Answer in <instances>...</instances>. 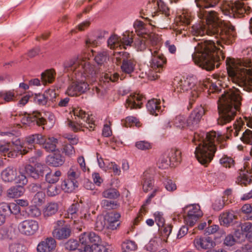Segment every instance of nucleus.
<instances>
[{
  "label": "nucleus",
  "instance_id": "f257e3e1",
  "mask_svg": "<svg viewBox=\"0 0 252 252\" xmlns=\"http://www.w3.org/2000/svg\"><path fill=\"white\" fill-rule=\"evenodd\" d=\"M217 32L213 33L215 40H204L200 39L196 46L194 47L195 50L198 53L195 56L198 58V64L202 68L207 70H211L215 67V56L212 54L216 53L218 55L219 53H221V50L220 46L223 48L221 41L219 39L220 38L222 41L227 42V39L231 40V38L235 36V27L232 25H229L225 28L222 27V20L219 19L218 24L216 27Z\"/></svg>",
  "mask_w": 252,
  "mask_h": 252
},
{
  "label": "nucleus",
  "instance_id": "f03ea898",
  "mask_svg": "<svg viewBox=\"0 0 252 252\" xmlns=\"http://www.w3.org/2000/svg\"><path fill=\"white\" fill-rule=\"evenodd\" d=\"M220 0H195L197 6L199 8L198 17L203 20L202 23L193 25L191 32L193 35L202 36L207 34L213 35L217 32L216 27L218 24L219 16L213 10H209L217 5Z\"/></svg>",
  "mask_w": 252,
  "mask_h": 252
},
{
  "label": "nucleus",
  "instance_id": "7ed1b4c3",
  "mask_svg": "<svg viewBox=\"0 0 252 252\" xmlns=\"http://www.w3.org/2000/svg\"><path fill=\"white\" fill-rule=\"evenodd\" d=\"M221 137L220 134L215 131H199L194 133L192 139L196 146L194 155L201 164H205L211 161L216 150V143Z\"/></svg>",
  "mask_w": 252,
  "mask_h": 252
},
{
  "label": "nucleus",
  "instance_id": "20e7f679",
  "mask_svg": "<svg viewBox=\"0 0 252 252\" xmlns=\"http://www.w3.org/2000/svg\"><path fill=\"white\" fill-rule=\"evenodd\" d=\"M228 74L233 82L243 90H252V63L247 59H227Z\"/></svg>",
  "mask_w": 252,
  "mask_h": 252
},
{
  "label": "nucleus",
  "instance_id": "39448f33",
  "mask_svg": "<svg viewBox=\"0 0 252 252\" xmlns=\"http://www.w3.org/2000/svg\"><path fill=\"white\" fill-rule=\"evenodd\" d=\"M240 94L241 90L233 86L219 97L218 101L219 123L224 125L233 120L241 104Z\"/></svg>",
  "mask_w": 252,
  "mask_h": 252
},
{
  "label": "nucleus",
  "instance_id": "423d86ee",
  "mask_svg": "<svg viewBox=\"0 0 252 252\" xmlns=\"http://www.w3.org/2000/svg\"><path fill=\"white\" fill-rule=\"evenodd\" d=\"M81 69L83 70V73L81 72L80 74V70H78L74 76L76 81L69 85L66 90V94L69 96H77L85 93L89 90V85L85 82L86 79L92 78L94 80V78L97 73L89 65L84 64L81 66Z\"/></svg>",
  "mask_w": 252,
  "mask_h": 252
},
{
  "label": "nucleus",
  "instance_id": "0eeeda50",
  "mask_svg": "<svg viewBox=\"0 0 252 252\" xmlns=\"http://www.w3.org/2000/svg\"><path fill=\"white\" fill-rule=\"evenodd\" d=\"M222 14L229 18L235 17V14H243L246 12L249 7L244 3L239 1L223 0L220 5Z\"/></svg>",
  "mask_w": 252,
  "mask_h": 252
},
{
  "label": "nucleus",
  "instance_id": "6e6552de",
  "mask_svg": "<svg viewBox=\"0 0 252 252\" xmlns=\"http://www.w3.org/2000/svg\"><path fill=\"white\" fill-rule=\"evenodd\" d=\"M151 54V60L150 62V65L153 71H152L149 76V79L155 80L159 77L158 73H160L162 71L163 64L165 63V59L159 54L157 51L154 52L151 49H149Z\"/></svg>",
  "mask_w": 252,
  "mask_h": 252
},
{
  "label": "nucleus",
  "instance_id": "1a4fd4ad",
  "mask_svg": "<svg viewBox=\"0 0 252 252\" xmlns=\"http://www.w3.org/2000/svg\"><path fill=\"white\" fill-rule=\"evenodd\" d=\"M74 116L80 118L83 122H85L86 124H84L81 122H73L69 121L68 122V126L74 131H77L79 130H84L82 128L83 126H85L87 128H92L93 127L94 121L93 118L89 116V115L86 113L83 110L78 108L74 111Z\"/></svg>",
  "mask_w": 252,
  "mask_h": 252
},
{
  "label": "nucleus",
  "instance_id": "9d476101",
  "mask_svg": "<svg viewBox=\"0 0 252 252\" xmlns=\"http://www.w3.org/2000/svg\"><path fill=\"white\" fill-rule=\"evenodd\" d=\"M89 65L92 67L93 69L95 72H97V69L96 67L90 63L87 59H83L81 57H73L70 59L66 60L63 63V67L65 69L67 70H71L74 72V76L77 73L78 70H80V74L81 72L83 73V70L81 69V66L83 65Z\"/></svg>",
  "mask_w": 252,
  "mask_h": 252
},
{
  "label": "nucleus",
  "instance_id": "9b49d317",
  "mask_svg": "<svg viewBox=\"0 0 252 252\" xmlns=\"http://www.w3.org/2000/svg\"><path fill=\"white\" fill-rule=\"evenodd\" d=\"M67 177L62 182V189L65 192H72L78 187V176L75 169L71 168L67 172Z\"/></svg>",
  "mask_w": 252,
  "mask_h": 252
},
{
  "label": "nucleus",
  "instance_id": "f8f14e48",
  "mask_svg": "<svg viewBox=\"0 0 252 252\" xmlns=\"http://www.w3.org/2000/svg\"><path fill=\"white\" fill-rule=\"evenodd\" d=\"M18 227L21 234L26 236H32L38 231L39 223L35 220L27 219L20 222Z\"/></svg>",
  "mask_w": 252,
  "mask_h": 252
},
{
  "label": "nucleus",
  "instance_id": "ddd939ff",
  "mask_svg": "<svg viewBox=\"0 0 252 252\" xmlns=\"http://www.w3.org/2000/svg\"><path fill=\"white\" fill-rule=\"evenodd\" d=\"M189 209L187 216L185 218L186 223L190 226H193L197 221L198 219L202 215L198 204H190L186 207Z\"/></svg>",
  "mask_w": 252,
  "mask_h": 252
},
{
  "label": "nucleus",
  "instance_id": "4468645a",
  "mask_svg": "<svg viewBox=\"0 0 252 252\" xmlns=\"http://www.w3.org/2000/svg\"><path fill=\"white\" fill-rule=\"evenodd\" d=\"M79 242L83 245V249L86 247H91V244L98 243L101 241L100 237L94 232H84L81 233L79 238Z\"/></svg>",
  "mask_w": 252,
  "mask_h": 252
},
{
  "label": "nucleus",
  "instance_id": "2eb2a0df",
  "mask_svg": "<svg viewBox=\"0 0 252 252\" xmlns=\"http://www.w3.org/2000/svg\"><path fill=\"white\" fill-rule=\"evenodd\" d=\"M133 40L131 38L124 37L121 38L116 34H113L107 40L108 46L112 49H114L122 45L130 46Z\"/></svg>",
  "mask_w": 252,
  "mask_h": 252
},
{
  "label": "nucleus",
  "instance_id": "dca6fc26",
  "mask_svg": "<svg viewBox=\"0 0 252 252\" xmlns=\"http://www.w3.org/2000/svg\"><path fill=\"white\" fill-rule=\"evenodd\" d=\"M119 53L120 54H122V56L123 58L121 66L122 70L125 73L131 74L135 69V62L133 59H130L129 54L128 53L125 52Z\"/></svg>",
  "mask_w": 252,
  "mask_h": 252
},
{
  "label": "nucleus",
  "instance_id": "f3484780",
  "mask_svg": "<svg viewBox=\"0 0 252 252\" xmlns=\"http://www.w3.org/2000/svg\"><path fill=\"white\" fill-rule=\"evenodd\" d=\"M194 245L198 250L211 249L215 246V243L209 236H200L194 240Z\"/></svg>",
  "mask_w": 252,
  "mask_h": 252
},
{
  "label": "nucleus",
  "instance_id": "a211bd4d",
  "mask_svg": "<svg viewBox=\"0 0 252 252\" xmlns=\"http://www.w3.org/2000/svg\"><path fill=\"white\" fill-rule=\"evenodd\" d=\"M71 233L70 226L67 224L55 227L52 232L53 237L58 240L66 239L70 237Z\"/></svg>",
  "mask_w": 252,
  "mask_h": 252
},
{
  "label": "nucleus",
  "instance_id": "6ab92c4d",
  "mask_svg": "<svg viewBox=\"0 0 252 252\" xmlns=\"http://www.w3.org/2000/svg\"><path fill=\"white\" fill-rule=\"evenodd\" d=\"M143 96L139 94H131L126 99V106L131 109L139 108L143 103Z\"/></svg>",
  "mask_w": 252,
  "mask_h": 252
},
{
  "label": "nucleus",
  "instance_id": "aec40b11",
  "mask_svg": "<svg viewBox=\"0 0 252 252\" xmlns=\"http://www.w3.org/2000/svg\"><path fill=\"white\" fill-rule=\"evenodd\" d=\"M24 124L29 126L33 124L37 125H43L44 124L45 120L41 117V114L37 111H34L32 114H29L26 118L22 120Z\"/></svg>",
  "mask_w": 252,
  "mask_h": 252
},
{
  "label": "nucleus",
  "instance_id": "412c9836",
  "mask_svg": "<svg viewBox=\"0 0 252 252\" xmlns=\"http://www.w3.org/2000/svg\"><path fill=\"white\" fill-rule=\"evenodd\" d=\"M56 246V240L52 237L47 238L37 245L38 252H50L54 250Z\"/></svg>",
  "mask_w": 252,
  "mask_h": 252
},
{
  "label": "nucleus",
  "instance_id": "4be33fe9",
  "mask_svg": "<svg viewBox=\"0 0 252 252\" xmlns=\"http://www.w3.org/2000/svg\"><path fill=\"white\" fill-rule=\"evenodd\" d=\"M78 206L79 204L77 203L72 204L67 210L68 215L71 219L76 218L78 215L81 218H84L85 219H88L89 217L88 214V210L87 209H81L78 213Z\"/></svg>",
  "mask_w": 252,
  "mask_h": 252
},
{
  "label": "nucleus",
  "instance_id": "5701e85b",
  "mask_svg": "<svg viewBox=\"0 0 252 252\" xmlns=\"http://www.w3.org/2000/svg\"><path fill=\"white\" fill-rule=\"evenodd\" d=\"M195 86V79L192 77L186 78L184 81H181L180 86L184 91H191L190 93L192 94L193 97L197 96V94L195 91V89L194 88ZM192 98V100H193Z\"/></svg>",
  "mask_w": 252,
  "mask_h": 252
},
{
  "label": "nucleus",
  "instance_id": "b1692460",
  "mask_svg": "<svg viewBox=\"0 0 252 252\" xmlns=\"http://www.w3.org/2000/svg\"><path fill=\"white\" fill-rule=\"evenodd\" d=\"M64 158L60 153H54L46 158V163L53 167L60 166L64 163Z\"/></svg>",
  "mask_w": 252,
  "mask_h": 252
},
{
  "label": "nucleus",
  "instance_id": "393cba45",
  "mask_svg": "<svg viewBox=\"0 0 252 252\" xmlns=\"http://www.w3.org/2000/svg\"><path fill=\"white\" fill-rule=\"evenodd\" d=\"M32 189L37 191V192L33 196L32 202L34 205L41 206L45 201V194L44 192L40 190L41 189V186L39 184H35L33 185Z\"/></svg>",
  "mask_w": 252,
  "mask_h": 252
},
{
  "label": "nucleus",
  "instance_id": "a878e982",
  "mask_svg": "<svg viewBox=\"0 0 252 252\" xmlns=\"http://www.w3.org/2000/svg\"><path fill=\"white\" fill-rule=\"evenodd\" d=\"M43 136L39 134H34L28 135L25 137L24 145L29 149H32L34 144H41L43 142Z\"/></svg>",
  "mask_w": 252,
  "mask_h": 252
},
{
  "label": "nucleus",
  "instance_id": "bb28decb",
  "mask_svg": "<svg viewBox=\"0 0 252 252\" xmlns=\"http://www.w3.org/2000/svg\"><path fill=\"white\" fill-rule=\"evenodd\" d=\"M0 203L1 204L0 208L2 209L4 212L6 213L7 215L11 214L16 215L20 213V207L17 203H8L5 202H2Z\"/></svg>",
  "mask_w": 252,
  "mask_h": 252
},
{
  "label": "nucleus",
  "instance_id": "cd10ccee",
  "mask_svg": "<svg viewBox=\"0 0 252 252\" xmlns=\"http://www.w3.org/2000/svg\"><path fill=\"white\" fill-rule=\"evenodd\" d=\"M1 177L4 182H11L16 178L17 170L12 166H8L1 172Z\"/></svg>",
  "mask_w": 252,
  "mask_h": 252
},
{
  "label": "nucleus",
  "instance_id": "c85d7f7f",
  "mask_svg": "<svg viewBox=\"0 0 252 252\" xmlns=\"http://www.w3.org/2000/svg\"><path fill=\"white\" fill-rule=\"evenodd\" d=\"M148 111L151 115L157 116L161 111L160 101L157 99H152L149 100L146 105Z\"/></svg>",
  "mask_w": 252,
  "mask_h": 252
},
{
  "label": "nucleus",
  "instance_id": "c756f323",
  "mask_svg": "<svg viewBox=\"0 0 252 252\" xmlns=\"http://www.w3.org/2000/svg\"><path fill=\"white\" fill-rule=\"evenodd\" d=\"M121 215L118 213H110L105 216V219L108 222V227L112 230L116 229L120 225L119 220Z\"/></svg>",
  "mask_w": 252,
  "mask_h": 252
},
{
  "label": "nucleus",
  "instance_id": "7c9ffc66",
  "mask_svg": "<svg viewBox=\"0 0 252 252\" xmlns=\"http://www.w3.org/2000/svg\"><path fill=\"white\" fill-rule=\"evenodd\" d=\"M43 142L40 144L43 145V148L48 152H52L56 150L58 139L54 137H49L45 139L43 136Z\"/></svg>",
  "mask_w": 252,
  "mask_h": 252
},
{
  "label": "nucleus",
  "instance_id": "2f4dec72",
  "mask_svg": "<svg viewBox=\"0 0 252 252\" xmlns=\"http://www.w3.org/2000/svg\"><path fill=\"white\" fill-rule=\"evenodd\" d=\"M25 189L21 185H17L9 188L7 190V196L9 198H14L21 196L25 192Z\"/></svg>",
  "mask_w": 252,
  "mask_h": 252
},
{
  "label": "nucleus",
  "instance_id": "473e14b6",
  "mask_svg": "<svg viewBox=\"0 0 252 252\" xmlns=\"http://www.w3.org/2000/svg\"><path fill=\"white\" fill-rule=\"evenodd\" d=\"M37 205H32L27 207L25 211L24 215L28 218H36L41 215V212Z\"/></svg>",
  "mask_w": 252,
  "mask_h": 252
},
{
  "label": "nucleus",
  "instance_id": "72a5a7b5",
  "mask_svg": "<svg viewBox=\"0 0 252 252\" xmlns=\"http://www.w3.org/2000/svg\"><path fill=\"white\" fill-rule=\"evenodd\" d=\"M108 246L99 245L97 243L92 244L91 247H86L82 252H109L110 251Z\"/></svg>",
  "mask_w": 252,
  "mask_h": 252
},
{
  "label": "nucleus",
  "instance_id": "f704fd0d",
  "mask_svg": "<svg viewBox=\"0 0 252 252\" xmlns=\"http://www.w3.org/2000/svg\"><path fill=\"white\" fill-rule=\"evenodd\" d=\"M143 189L144 192H147L152 189L154 185V180L148 173L145 172L143 174Z\"/></svg>",
  "mask_w": 252,
  "mask_h": 252
},
{
  "label": "nucleus",
  "instance_id": "c9c22d12",
  "mask_svg": "<svg viewBox=\"0 0 252 252\" xmlns=\"http://www.w3.org/2000/svg\"><path fill=\"white\" fill-rule=\"evenodd\" d=\"M58 210V204L55 202H50L47 204L43 210L45 217L51 216L56 213Z\"/></svg>",
  "mask_w": 252,
  "mask_h": 252
},
{
  "label": "nucleus",
  "instance_id": "e433bc0d",
  "mask_svg": "<svg viewBox=\"0 0 252 252\" xmlns=\"http://www.w3.org/2000/svg\"><path fill=\"white\" fill-rule=\"evenodd\" d=\"M146 36L139 37L135 39L134 46L137 51H143L147 47V41Z\"/></svg>",
  "mask_w": 252,
  "mask_h": 252
},
{
  "label": "nucleus",
  "instance_id": "4c0bfd02",
  "mask_svg": "<svg viewBox=\"0 0 252 252\" xmlns=\"http://www.w3.org/2000/svg\"><path fill=\"white\" fill-rule=\"evenodd\" d=\"M61 176V172L60 170H58L55 172H52L50 170L45 175V180L49 184H54L59 180Z\"/></svg>",
  "mask_w": 252,
  "mask_h": 252
},
{
  "label": "nucleus",
  "instance_id": "58836bf2",
  "mask_svg": "<svg viewBox=\"0 0 252 252\" xmlns=\"http://www.w3.org/2000/svg\"><path fill=\"white\" fill-rule=\"evenodd\" d=\"M239 176L237 177V182L240 184L247 185L250 182L251 179L249 174L248 169H245L244 170H239Z\"/></svg>",
  "mask_w": 252,
  "mask_h": 252
},
{
  "label": "nucleus",
  "instance_id": "ea45409f",
  "mask_svg": "<svg viewBox=\"0 0 252 252\" xmlns=\"http://www.w3.org/2000/svg\"><path fill=\"white\" fill-rule=\"evenodd\" d=\"M123 252H129L134 251L137 249L136 243L132 240H126L124 241L121 245Z\"/></svg>",
  "mask_w": 252,
  "mask_h": 252
},
{
  "label": "nucleus",
  "instance_id": "a19ab883",
  "mask_svg": "<svg viewBox=\"0 0 252 252\" xmlns=\"http://www.w3.org/2000/svg\"><path fill=\"white\" fill-rule=\"evenodd\" d=\"M102 196L105 198L115 199L120 197V193L116 189L110 188L104 190L102 193Z\"/></svg>",
  "mask_w": 252,
  "mask_h": 252
},
{
  "label": "nucleus",
  "instance_id": "79ce46f5",
  "mask_svg": "<svg viewBox=\"0 0 252 252\" xmlns=\"http://www.w3.org/2000/svg\"><path fill=\"white\" fill-rule=\"evenodd\" d=\"M187 120L184 115H177L173 120V125L176 128L182 129L187 126Z\"/></svg>",
  "mask_w": 252,
  "mask_h": 252
},
{
  "label": "nucleus",
  "instance_id": "37998d69",
  "mask_svg": "<svg viewBox=\"0 0 252 252\" xmlns=\"http://www.w3.org/2000/svg\"><path fill=\"white\" fill-rule=\"evenodd\" d=\"M154 3L157 6L158 10L166 16L170 15L169 8L166 4L161 0H155Z\"/></svg>",
  "mask_w": 252,
  "mask_h": 252
},
{
  "label": "nucleus",
  "instance_id": "c03bdc74",
  "mask_svg": "<svg viewBox=\"0 0 252 252\" xmlns=\"http://www.w3.org/2000/svg\"><path fill=\"white\" fill-rule=\"evenodd\" d=\"M241 230L248 240L252 241V223L250 222L244 223L241 226Z\"/></svg>",
  "mask_w": 252,
  "mask_h": 252
},
{
  "label": "nucleus",
  "instance_id": "a18cd8bd",
  "mask_svg": "<svg viewBox=\"0 0 252 252\" xmlns=\"http://www.w3.org/2000/svg\"><path fill=\"white\" fill-rule=\"evenodd\" d=\"M200 120L190 114L187 120V126L190 130H193L198 127Z\"/></svg>",
  "mask_w": 252,
  "mask_h": 252
},
{
  "label": "nucleus",
  "instance_id": "49530a36",
  "mask_svg": "<svg viewBox=\"0 0 252 252\" xmlns=\"http://www.w3.org/2000/svg\"><path fill=\"white\" fill-rule=\"evenodd\" d=\"M101 205L103 208L107 210L115 209L119 206L117 201L107 199L102 200Z\"/></svg>",
  "mask_w": 252,
  "mask_h": 252
},
{
  "label": "nucleus",
  "instance_id": "de8ad7c7",
  "mask_svg": "<svg viewBox=\"0 0 252 252\" xmlns=\"http://www.w3.org/2000/svg\"><path fill=\"white\" fill-rule=\"evenodd\" d=\"M26 174L33 178V179H38V174L36 172V168L31 164H27L23 170Z\"/></svg>",
  "mask_w": 252,
  "mask_h": 252
},
{
  "label": "nucleus",
  "instance_id": "09e8293b",
  "mask_svg": "<svg viewBox=\"0 0 252 252\" xmlns=\"http://www.w3.org/2000/svg\"><path fill=\"white\" fill-rule=\"evenodd\" d=\"M101 36H92L90 35L86 41V44L88 46H97L100 43V40L102 39Z\"/></svg>",
  "mask_w": 252,
  "mask_h": 252
},
{
  "label": "nucleus",
  "instance_id": "8fccbe9b",
  "mask_svg": "<svg viewBox=\"0 0 252 252\" xmlns=\"http://www.w3.org/2000/svg\"><path fill=\"white\" fill-rule=\"evenodd\" d=\"M220 164L225 167L231 168L234 166L233 159L227 156H223L219 160Z\"/></svg>",
  "mask_w": 252,
  "mask_h": 252
},
{
  "label": "nucleus",
  "instance_id": "3c124183",
  "mask_svg": "<svg viewBox=\"0 0 252 252\" xmlns=\"http://www.w3.org/2000/svg\"><path fill=\"white\" fill-rule=\"evenodd\" d=\"M133 27L138 34L142 35L146 32V29L144 27V24L142 21L138 20L135 21L133 23Z\"/></svg>",
  "mask_w": 252,
  "mask_h": 252
},
{
  "label": "nucleus",
  "instance_id": "603ef678",
  "mask_svg": "<svg viewBox=\"0 0 252 252\" xmlns=\"http://www.w3.org/2000/svg\"><path fill=\"white\" fill-rule=\"evenodd\" d=\"M60 192V189L57 186L54 185H49L47 187L46 193L48 196L53 197Z\"/></svg>",
  "mask_w": 252,
  "mask_h": 252
},
{
  "label": "nucleus",
  "instance_id": "864d4df0",
  "mask_svg": "<svg viewBox=\"0 0 252 252\" xmlns=\"http://www.w3.org/2000/svg\"><path fill=\"white\" fill-rule=\"evenodd\" d=\"M155 220L158 227H163L165 223L163 213L161 212L157 211L154 213Z\"/></svg>",
  "mask_w": 252,
  "mask_h": 252
},
{
  "label": "nucleus",
  "instance_id": "5fc2aeb1",
  "mask_svg": "<svg viewBox=\"0 0 252 252\" xmlns=\"http://www.w3.org/2000/svg\"><path fill=\"white\" fill-rule=\"evenodd\" d=\"M108 59V55L106 51H102L97 53L95 56L94 60L98 64H103Z\"/></svg>",
  "mask_w": 252,
  "mask_h": 252
},
{
  "label": "nucleus",
  "instance_id": "6e6d98bb",
  "mask_svg": "<svg viewBox=\"0 0 252 252\" xmlns=\"http://www.w3.org/2000/svg\"><path fill=\"white\" fill-rule=\"evenodd\" d=\"M33 100L35 103L40 105H48L44 94H35L33 97Z\"/></svg>",
  "mask_w": 252,
  "mask_h": 252
},
{
  "label": "nucleus",
  "instance_id": "4d7b16f0",
  "mask_svg": "<svg viewBox=\"0 0 252 252\" xmlns=\"http://www.w3.org/2000/svg\"><path fill=\"white\" fill-rule=\"evenodd\" d=\"M12 143L15 146V150L18 151L20 155L25 154L27 152V151L25 149V146L24 145V143L22 144L19 139H16Z\"/></svg>",
  "mask_w": 252,
  "mask_h": 252
},
{
  "label": "nucleus",
  "instance_id": "13d9d810",
  "mask_svg": "<svg viewBox=\"0 0 252 252\" xmlns=\"http://www.w3.org/2000/svg\"><path fill=\"white\" fill-rule=\"evenodd\" d=\"M181 156V151L177 149H174L170 151L168 157L171 162H179L180 161Z\"/></svg>",
  "mask_w": 252,
  "mask_h": 252
},
{
  "label": "nucleus",
  "instance_id": "bf43d9fd",
  "mask_svg": "<svg viewBox=\"0 0 252 252\" xmlns=\"http://www.w3.org/2000/svg\"><path fill=\"white\" fill-rule=\"evenodd\" d=\"M164 186L167 191L173 192L177 189L176 183L170 179H166L163 182Z\"/></svg>",
  "mask_w": 252,
  "mask_h": 252
},
{
  "label": "nucleus",
  "instance_id": "052dcab7",
  "mask_svg": "<svg viewBox=\"0 0 252 252\" xmlns=\"http://www.w3.org/2000/svg\"><path fill=\"white\" fill-rule=\"evenodd\" d=\"M44 94L48 103V105H50L51 102H53L55 101L56 94L54 90H47Z\"/></svg>",
  "mask_w": 252,
  "mask_h": 252
},
{
  "label": "nucleus",
  "instance_id": "680f3d73",
  "mask_svg": "<svg viewBox=\"0 0 252 252\" xmlns=\"http://www.w3.org/2000/svg\"><path fill=\"white\" fill-rule=\"evenodd\" d=\"M78 241L74 239L69 240L64 244L65 249L69 251H74L78 248Z\"/></svg>",
  "mask_w": 252,
  "mask_h": 252
},
{
  "label": "nucleus",
  "instance_id": "e2e57ef3",
  "mask_svg": "<svg viewBox=\"0 0 252 252\" xmlns=\"http://www.w3.org/2000/svg\"><path fill=\"white\" fill-rule=\"evenodd\" d=\"M177 21H180L185 24L190 23V16L187 12H183L182 14H178L176 17Z\"/></svg>",
  "mask_w": 252,
  "mask_h": 252
},
{
  "label": "nucleus",
  "instance_id": "0e129e2a",
  "mask_svg": "<svg viewBox=\"0 0 252 252\" xmlns=\"http://www.w3.org/2000/svg\"><path fill=\"white\" fill-rule=\"evenodd\" d=\"M36 170L38 174V178L40 176H43L45 172H48L50 168L46 165L38 163L36 164Z\"/></svg>",
  "mask_w": 252,
  "mask_h": 252
},
{
  "label": "nucleus",
  "instance_id": "69168bd1",
  "mask_svg": "<svg viewBox=\"0 0 252 252\" xmlns=\"http://www.w3.org/2000/svg\"><path fill=\"white\" fill-rule=\"evenodd\" d=\"M171 162L169 158L162 156L158 160V167L161 169H165L168 167Z\"/></svg>",
  "mask_w": 252,
  "mask_h": 252
},
{
  "label": "nucleus",
  "instance_id": "338daca9",
  "mask_svg": "<svg viewBox=\"0 0 252 252\" xmlns=\"http://www.w3.org/2000/svg\"><path fill=\"white\" fill-rule=\"evenodd\" d=\"M135 147L141 150H146L151 148V144L146 141H137L135 144Z\"/></svg>",
  "mask_w": 252,
  "mask_h": 252
},
{
  "label": "nucleus",
  "instance_id": "774afa93",
  "mask_svg": "<svg viewBox=\"0 0 252 252\" xmlns=\"http://www.w3.org/2000/svg\"><path fill=\"white\" fill-rule=\"evenodd\" d=\"M205 113V110L204 108L201 106H198L193 110L191 113V114L194 116L195 118H197L199 120H201L202 117Z\"/></svg>",
  "mask_w": 252,
  "mask_h": 252
}]
</instances>
